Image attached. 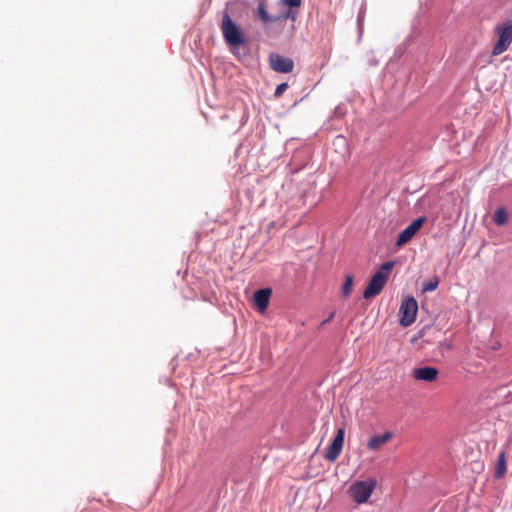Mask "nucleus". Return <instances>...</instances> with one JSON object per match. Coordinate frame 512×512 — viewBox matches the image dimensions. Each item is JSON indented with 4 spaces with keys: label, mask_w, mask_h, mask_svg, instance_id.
Instances as JSON below:
<instances>
[{
    "label": "nucleus",
    "mask_w": 512,
    "mask_h": 512,
    "mask_svg": "<svg viewBox=\"0 0 512 512\" xmlns=\"http://www.w3.org/2000/svg\"><path fill=\"white\" fill-rule=\"evenodd\" d=\"M498 41L492 48V55L497 56L505 52L512 43V21L496 27Z\"/></svg>",
    "instance_id": "3"
},
{
    "label": "nucleus",
    "mask_w": 512,
    "mask_h": 512,
    "mask_svg": "<svg viewBox=\"0 0 512 512\" xmlns=\"http://www.w3.org/2000/svg\"><path fill=\"white\" fill-rule=\"evenodd\" d=\"M391 437H392L391 432H385L384 434L374 435L369 439V441L367 443V448L370 450H377L383 444H385L388 440H390Z\"/></svg>",
    "instance_id": "12"
},
{
    "label": "nucleus",
    "mask_w": 512,
    "mask_h": 512,
    "mask_svg": "<svg viewBox=\"0 0 512 512\" xmlns=\"http://www.w3.org/2000/svg\"><path fill=\"white\" fill-rule=\"evenodd\" d=\"M385 284L386 281L381 274H374L364 290L363 297L365 299H370L377 296L382 291Z\"/></svg>",
    "instance_id": "9"
},
{
    "label": "nucleus",
    "mask_w": 512,
    "mask_h": 512,
    "mask_svg": "<svg viewBox=\"0 0 512 512\" xmlns=\"http://www.w3.org/2000/svg\"><path fill=\"white\" fill-rule=\"evenodd\" d=\"M353 281H354V278L352 275H346L345 277V282L342 286V295L343 297H348L351 292H352V287H353Z\"/></svg>",
    "instance_id": "17"
},
{
    "label": "nucleus",
    "mask_w": 512,
    "mask_h": 512,
    "mask_svg": "<svg viewBox=\"0 0 512 512\" xmlns=\"http://www.w3.org/2000/svg\"><path fill=\"white\" fill-rule=\"evenodd\" d=\"M281 4L289 8H294L301 5V0H281Z\"/></svg>",
    "instance_id": "19"
},
{
    "label": "nucleus",
    "mask_w": 512,
    "mask_h": 512,
    "mask_svg": "<svg viewBox=\"0 0 512 512\" xmlns=\"http://www.w3.org/2000/svg\"><path fill=\"white\" fill-rule=\"evenodd\" d=\"M336 141H337L339 144H341V145H343V146H346V139H345L343 136L338 135V136L336 137Z\"/></svg>",
    "instance_id": "20"
},
{
    "label": "nucleus",
    "mask_w": 512,
    "mask_h": 512,
    "mask_svg": "<svg viewBox=\"0 0 512 512\" xmlns=\"http://www.w3.org/2000/svg\"><path fill=\"white\" fill-rule=\"evenodd\" d=\"M223 38L230 48H237L245 43L240 28L234 23L228 13H224L221 22Z\"/></svg>",
    "instance_id": "1"
},
{
    "label": "nucleus",
    "mask_w": 512,
    "mask_h": 512,
    "mask_svg": "<svg viewBox=\"0 0 512 512\" xmlns=\"http://www.w3.org/2000/svg\"><path fill=\"white\" fill-rule=\"evenodd\" d=\"M335 315V311H331L330 314H328V317L325 320H322V325L326 322H329Z\"/></svg>",
    "instance_id": "21"
},
{
    "label": "nucleus",
    "mask_w": 512,
    "mask_h": 512,
    "mask_svg": "<svg viewBox=\"0 0 512 512\" xmlns=\"http://www.w3.org/2000/svg\"><path fill=\"white\" fill-rule=\"evenodd\" d=\"M427 221L426 217H419L412 221L398 236L396 246L401 247L408 243Z\"/></svg>",
    "instance_id": "7"
},
{
    "label": "nucleus",
    "mask_w": 512,
    "mask_h": 512,
    "mask_svg": "<svg viewBox=\"0 0 512 512\" xmlns=\"http://www.w3.org/2000/svg\"><path fill=\"white\" fill-rule=\"evenodd\" d=\"M269 65L277 73H291L294 69V62L291 58L277 53L269 55Z\"/></svg>",
    "instance_id": "6"
},
{
    "label": "nucleus",
    "mask_w": 512,
    "mask_h": 512,
    "mask_svg": "<svg viewBox=\"0 0 512 512\" xmlns=\"http://www.w3.org/2000/svg\"><path fill=\"white\" fill-rule=\"evenodd\" d=\"M439 371L435 367L424 366L415 368L412 371V376L419 381L433 382L437 379Z\"/></svg>",
    "instance_id": "10"
},
{
    "label": "nucleus",
    "mask_w": 512,
    "mask_h": 512,
    "mask_svg": "<svg viewBox=\"0 0 512 512\" xmlns=\"http://www.w3.org/2000/svg\"><path fill=\"white\" fill-rule=\"evenodd\" d=\"M493 220L498 226L506 224L508 221V213L506 209L503 207L498 208L494 213Z\"/></svg>",
    "instance_id": "14"
},
{
    "label": "nucleus",
    "mask_w": 512,
    "mask_h": 512,
    "mask_svg": "<svg viewBox=\"0 0 512 512\" xmlns=\"http://www.w3.org/2000/svg\"><path fill=\"white\" fill-rule=\"evenodd\" d=\"M418 311V303L413 296L406 297L400 306L399 315H400V325L402 327H408L412 325L416 320V315Z\"/></svg>",
    "instance_id": "4"
},
{
    "label": "nucleus",
    "mask_w": 512,
    "mask_h": 512,
    "mask_svg": "<svg viewBox=\"0 0 512 512\" xmlns=\"http://www.w3.org/2000/svg\"><path fill=\"white\" fill-rule=\"evenodd\" d=\"M344 436L345 431L343 428L338 429L334 439L332 440L331 444L328 446L325 458L329 460L330 462H334L340 455L343 444H344Z\"/></svg>",
    "instance_id": "8"
},
{
    "label": "nucleus",
    "mask_w": 512,
    "mask_h": 512,
    "mask_svg": "<svg viewBox=\"0 0 512 512\" xmlns=\"http://www.w3.org/2000/svg\"><path fill=\"white\" fill-rule=\"evenodd\" d=\"M335 114L337 115V117H340L343 115V112L340 107L335 108Z\"/></svg>",
    "instance_id": "22"
},
{
    "label": "nucleus",
    "mask_w": 512,
    "mask_h": 512,
    "mask_svg": "<svg viewBox=\"0 0 512 512\" xmlns=\"http://www.w3.org/2000/svg\"><path fill=\"white\" fill-rule=\"evenodd\" d=\"M271 294L272 290L270 288H263L254 292L253 300L260 312H264L267 309Z\"/></svg>",
    "instance_id": "11"
},
{
    "label": "nucleus",
    "mask_w": 512,
    "mask_h": 512,
    "mask_svg": "<svg viewBox=\"0 0 512 512\" xmlns=\"http://www.w3.org/2000/svg\"><path fill=\"white\" fill-rule=\"evenodd\" d=\"M376 486L375 479H367L364 481H356L349 489L352 499L359 503H366L373 493Z\"/></svg>",
    "instance_id": "2"
},
{
    "label": "nucleus",
    "mask_w": 512,
    "mask_h": 512,
    "mask_svg": "<svg viewBox=\"0 0 512 512\" xmlns=\"http://www.w3.org/2000/svg\"><path fill=\"white\" fill-rule=\"evenodd\" d=\"M439 282H440L439 277L436 275L429 278L428 280L423 282L422 292L425 293V292H432V291L436 290L439 285Z\"/></svg>",
    "instance_id": "15"
},
{
    "label": "nucleus",
    "mask_w": 512,
    "mask_h": 512,
    "mask_svg": "<svg viewBox=\"0 0 512 512\" xmlns=\"http://www.w3.org/2000/svg\"><path fill=\"white\" fill-rule=\"evenodd\" d=\"M287 88H288V84L287 83L279 84L276 87L275 92H274L275 98H280Z\"/></svg>",
    "instance_id": "18"
},
{
    "label": "nucleus",
    "mask_w": 512,
    "mask_h": 512,
    "mask_svg": "<svg viewBox=\"0 0 512 512\" xmlns=\"http://www.w3.org/2000/svg\"><path fill=\"white\" fill-rule=\"evenodd\" d=\"M255 16L263 23L270 24L278 21L286 20L288 18L294 19V15L292 12H281L278 14H270L267 11L266 3L264 0H261L258 4L257 9L255 10Z\"/></svg>",
    "instance_id": "5"
},
{
    "label": "nucleus",
    "mask_w": 512,
    "mask_h": 512,
    "mask_svg": "<svg viewBox=\"0 0 512 512\" xmlns=\"http://www.w3.org/2000/svg\"><path fill=\"white\" fill-rule=\"evenodd\" d=\"M394 261H387L381 265L379 270L375 274H381L384 278V280L387 282V279L392 271V268L394 266Z\"/></svg>",
    "instance_id": "16"
},
{
    "label": "nucleus",
    "mask_w": 512,
    "mask_h": 512,
    "mask_svg": "<svg viewBox=\"0 0 512 512\" xmlns=\"http://www.w3.org/2000/svg\"><path fill=\"white\" fill-rule=\"evenodd\" d=\"M506 473V456L505 451H501L498 455L494 476L497 479L502 478Z\"/></svg>",
    "instance_id": "13"
}]
</instances>
